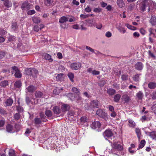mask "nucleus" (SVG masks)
I'll list each match as a JSON object with an SVG mask.
<instances>
[{
	"label": "nucleus",
	"mask_w": 156,
	"mask_h": 156,
	"mask_svg": "<svg viewBox=\"0 0 156 156\" xmlns=\"http://www.w3.org/2000/svg\"><path fill=\"white\" fill-rule=\"evenodd\" d=\"M152 3L154 6L156 5V4L153 2L151 0H144L141 3L140 9L143 12H144L146 8L147 7H148V11H150V8L149 4Z\"/></svg>",
	"instance_id": "obj_1"
},
{
	"label": "nucleus",
	"mask_w": 156,
	"mask_h": 156,
	"mask_svg": "<svg viewBox=\"0 0 156 156\" xmlns=\"http://www.w3.org/2000/svg\"><path fill=\"white\" fill-rule=\"evenodd\" d=\"M12 69L13 71H12L11 73L12 74H13L14 73H15V76L16 77L19 78L21 77L22 75L16 66L12 67Z\"/></svg>",
	"instance_id": "obj_2"
},
{
	"label": "nucleus",
	"mask_w": 156,
	"mask_h": 156,
	"mask_svg": "<svg viewBox=\"0 0 156 156\" xmlns=\"http://www.w3.org/2000/svg\"><path fill=\"white\" fill-rule=\"evenodd\" d=\"M96 114L100 117L106 120L108 119L107 114L101 109H98L97 111Z\"/></svg>",
	"instance_id": "obj_3"
},
{
	"label": "nucleus",
	"mask_w": 156,
	"mask_h": 156,
	"mask_svg": "<svg viewBox=\"0 0 156 156\" xmlns=\"http://www.w3.org/2000/svg\"><path fill=\"white\" fill-rule=\"evenodd\" d=\"M103 135L104 137L106 139L107 137L108 138L113 136L114 134L111 130L108 129L104 132Z\"/></svg>",
	"instance_id": "obj_4"
},
{
	"label": "nucleus",
	"mask_w": 156,
	"mask_h": 156,
	"mask_svg": "<svg viewBox=\"0 0 156 156\" xmlns=\"http://www.w3.org/2000/svg\"><path fill=\"white\" fill-rule=\"evenodd\" d=\"M81 67V64L80 62H75L72 63L70 65V67L73 70H77Z\"/></svg>",
	"instance_id": "obj_5"
},
{
	"label": "nucleus",
	"mask_w": 156,
	"mask_h": 156,
	"mask_svg": "<svg viewBox=\"0 0 156 156\" xmlns=\"http://www.w3.org/2000/svg\"><path fill=\"white\" fill-rule=\"evenodd\" d=\"M56 2V0H44V3L47 6H52L55 4Z\"/></svg>",
	"instance_id": "obj_6"
},
{
	"label": "nucleus",
	"mask_w": 156,
	"mask_h": 156,
	"mask_svg": "<svg viewBox=\"0 0 156 156\" xmlns=\"http://www.w3.org/2000/svg\"><path fill=\"white\" fill-rule=\"evenodd\" d=\"M121 99L124 103L126 104H128L131 100L130 97L126 94L122 95Z\"/></svg>",
	"instance_id": "obj_7"
},
{
	"label": "nucleus",
	"mask_w": 156,
	"mask_h": 156,
	"mask_svg": "<svg viewBox=\"0 0 156 156\" xmlns=\"http://www.w3.org/2000/svg\"><path fill=\"white\" fill-rule=\"evenodd\" d=\"M100 126L101 123L99 122L98 121L92 122V124L91 125V128L94 129L96 128H99Z\"/></svg>",
	"instance_id": "obj_8"
},
{
	"label": "nucleus",
	"mask_w": 156,
	"mask_h": 156,
	"mask_svg": "<svg viewBox=\"0 0 156 156\" xmlns=\"http://www.w3.org/2000/svg\"><path fill=\"white\" fill-rule=\"evenodd\" d=\"M30 3H28L27 2H25L23 3L21 8L24 10L29 9H30Z\"/></svg>",
	"instance_id": "obj_9"
},
{
	"label": "nucleus",
	"mask_w": 156,
	"mask_h": 156,
	"mask_svg": "<svg viewBox=\"0 0 156 156\" xmlns=\"http://www.w3.org/2000/svg\"><path fill=\"white\" fill-rule=\"evenodd\" d=\"M100 103L97 100H94L92 101L90 103V105L93 107H95L97 108H99Z\"/></svg>",
	"instance_id": "obj_10"
},
{
	"label": "nucleus",
	"mask_w": 156,
	"mask_h": 156,
	"mask_svg": "<svg viewBox=\"0 0 156 156\" xmlns=\"http://www.w3.org/2000/svg\"><path fill=\"white\" fill-rule=\"evenodd\" d=\"M52 110L55 114L57 116L59 115L61 112V110L59 108L58 106H55L53 108Z\"/></svg>",
	"instance_id": "obj_11"
},
{
	"label": "nucleus",
	"mask_w": 156,
	"mask_h": 156,
	"mask_svg": "<svg viewBox=\"0 0 156 156\" xmlns=\"http://www.w3.org/2000/svg\"><path fill=\"white\" fill-rule=\"evenodd\" d=\"M143 65L140 62H138L136 63L135 66V68L138 70H141L143 68Z\"/></svg>",
	"instance_id": "obj_12"
},
{
	"label": "nucleus",
	"mask_w": 156,
	"mask_h": 156,
	"mask_svg": "<svg viewBox=\"0 0 156 156\" xmlns=\"http://www.w3.org/2000/svg\"><path fill=\"white\" fill-rule=\"evenodd\" d=\"M43 57L46 60H48L49 62H52L53 60L51 58V56L49 54L45 53L43 55Z\"/></svg>",
	"instance_id": "obj_13"
},
{
	"label": "nucleus",
	"mask_w": 156,
	"mask_h": 156,
	"mask_svg": "<svg viewBox=\"0 0 156 156\" xmlns=\"http://www.w3.org/2000/svg\"><path fill=\"white\" fill-rule=\"evenodd\" d=\"M113 147L119 151L122 150L123 149V147L121 145L115 143L113 144Z\"/></svg>",
	"instance_id": "obj_14"
},
{
	"label": "nucleus",
	"mask_w": 156,
	"mask_h": 156,
	"mask_svg": "<svg viewBox=\"0 0 156 156\" xmlns=\"http://www.w3.org/2000/svg\"><path fill=\"white\" fill-rule=\"evenodd\" d=\"M36 89V88L32 85L29 86L26 88L27 91L30 93H33Z\"/></svg>",
	"instance_id": "obj_15"
},
{
	"label": "nucleus",
	"mask_w": 156,
	"mask_h": 156,
	"mask_svg": "<svg viewBox=\"0 0 156 156\" xmlns=\"http://www.w3.org/2000/svg\"><path fill=\"white\" fill-rule=\"evenodd\" d=\"M6 106H11L13 103V100L11 98L7 99L5 102Z\"/></svg>",
	"instance_id": "obj_16"
},
{
	"label": "nucleus",
	"mask_w": 156,
	"mask_h": 156,
	"mask_svg": "<svg viewBox=\"0 0 156 156\" xmlns=\"http://www.w3.org/2000/svg\"><path fill=\"white\" fill-rule=\"evenodd\" d=\"M68 20V17L63 16L59 19V22L61 23H65L66 21Z\"/></svg>",
	"instance_id": "obj_17"
},
{
	"label": "nucleus",
	"mask_w": 156,
	"mask_h": 156,
	"mask_svg": "<svg viewBox=\"0 0 156 156\" xmlns=\"http://www.w3.org/2000/svg\"><path fill=\"white\" fill-rule=\"evenodd\" d=\"M70 107L69 105L66 104H64L62 105L61 109L62 112H65L69 109Z\"/></svg>",
	"instance_id": "obj_18"
},
{
	"label": "nucleus",
	"mask_w": 156,
	"mask_h": 156,
	"mask_svg": "<svg viewBox=\"0 0 156 156\" xmlns=\"http://www.w3.org/2000/svg\"><path fill=\"white\" fill-rule=\"evenodd\" d=\"M150 23L152 26L156 25V17L155 16H151V17L149 20Z\"/></svg>",
	"instance_id": "obj_19"
},
{
	"label": "nucleus",
	"mask_w": 156,
	"mask_h": 156,
	"mask_svg": "<svg viewBox=\"0 0 156 156\" xmlns=\"http://www.w3.org/2000/svg\"><path fill=\"white\" fill-rule=\"evenodd\" d=\"M148 135L150 136L151 138L153 140H156V132L153 131L151 132H148Z\"/></svg>",
	"instance_id": "obj_20"
},
{
	"label": "nucleus",
	"mask_w": 156,
	"mask_h": 156,
	"mask_svg": "<svg viewBox=\"0 0 156 156\" xmlns=\"http://www.w3.org/2000/svg\"><path fill=\"white\" fill-rule=\"evenodd\" d=\"M148 87L150 89H154L156 87V83L154 82H150L148 84Z\"/></svg>",
	"instance_id": "obj_21"
},
{
	"label": "nucleus",
	"mask_w": 156,
	"mask_h": 156,
	"mask_svg": "<svg viewBox=\"0 0 156 156\" xmlns=\"http://www.w3.org/2000/svg\"><path fill=\"white\" fill-rule=\"evenodd\" d=\"M18 28L17 23L16 22H13L12 23L11 28L13 30L16 31Z\"/></svg>",
	"instance_id": "obj_22"
},
{
	"label": "nucleus",
	"mask_w": 156,
	"mask_h": 156,
	"mask_svg": "<svg viewBox=\"0 0 156 156\" xmlns=\"http://www.w3.org/2000/svg\"><path fill=\"white\" fill-rule=\"evenodd\" d=\"M116 93L115 90L112 88H109L107 90V93L109 95H112Z\"/></svg>",
	"instance_id": "obj_23"
},
{
	"label": "nucleus",
	"mask_w": 156,
	"mask_h": 156,
	"mask_svg": "<svg viewBox=\"0 0 156 156\" xmlns=\"http://www.w3.org/2000/svg\"><path fill=\"white\" fill-rule=\"evenodd\" d=\"M4 4V5L7 8L10 7L12 6V3L8 0L5 1Z\"/></svg>",
	"instance_id": "obj_24"
},
{
	"label": "nucleus",
	"mask_w": 156,
	"mask_h": 156,
	"mask_svg": "<svg viewBox=\"0 0 156 156\" xmlns=\"http://www.w3.org/2000/svg\"><path fill=\"white\" fill-rule=\"evenodd\" d=\"M121 96L120 94H118L115 95L114 97V100L115 102H117L119 101Z\"/></svg>",
	"instance_id": "obj_25"
},
{
	"label": "nucleus",
	"mask_w": 156,
	"mask_h": 156,
	"mask_svg": "<svg viewBox=\"0 0 156 156\" xmlns=\"http://www.w3.org/2000/svg\"><path fill=\"white\" fill-rule=\"evenodd\" d=\"M34 123L36 125H38L41 124L42 121L40 118H36L34 119Z\"/></svg>",
	"instance_id": "obj_26"
},
{
	"label": "nucleus",
	"mask_w": 156,
	"mask_h": 156,
	"mask_svg": "<svg viewBox=\"0 0 156 156\" xmlns=\"http://www.w3.org/2000/svg\"><path fill=\"white\" fill-rule=\"evenodd\" d=\"M136 97L138 99L141 100L143 97V93L141 91H139L136 94Z\"/></svg>",
	"instance_id": "obj_27"
},
{
	"label": "nucleus",
	"mask_w": 156,
	"mask_h": 156,
	"mask_svg": "<svg viewBox=\"0 0 156 156\" xmlns=\"http://www.w3.org/2000/svg\"><path fill=\"white\" fill-rule=\"evenodd\" d=\"M9 84L7 80L2 81L0 83V86L3 87H5Z\"/></svg>",
	"instance_id": "obj_28"
},
{
	"label": "nucleus",
	"mask_w": 156,
	"mask_h": 156,
	"mask_svg": "<svg viewBox=\"0 0 156 156\" xmlns=\"http://www.w3.org/2000/svg\"><path fill=\"white\" fill-rule=\"evenodd\" d=\"M22 86V83L20 81H17L15 82L14 86L16 88H20Z\"/></svg>",
	"instance_id": "obj_29"
},
{
	"label": "nucleus",
	"mask_w": 156,
	"mask_h": 156,
	"mask_svg": "<svg viewBox=\"0 0 156 156\" xmlns=\"http://www.w3.org/2000/svg\"><path fill=\"white\" fill-rule=\"evenodd\" d=\"M40 119L43 122H46L48 121V120L46 119V116L43 113H40Z\"/></svg>",
	"instance_id": "obj_30"
},
{
	"label": "nucleus",
	"mask_w": 156,
	"mask_h": 156,
	"mask_svg": "<svg viewBox=\"0 0 156 156\" xmlns=\"http://www.w3.org/2000/svg\"><path fill=\"white\" fill-rule=\"evenodd\" d=\"M81 123L83 124V123L86 122L87 120V118L86 116H83L80 119Z\"/></svg>",
	"instance_id": "obj_31"
},
{
	"label": "nucleus",
	"mask_w": 156,
	"mask_h": 156,
	"mask_svg": "<svg viewBox=\"0 0 156 156\" xmlns=\"http://www.w3.org/2000/svg\"><path fill=\"white\" fill-rule=\"evenodd\" d=\"M117 3L118 5L120 8L123 7L124 5L123 0H118Z\"/></svg>",
	"instance_id": "obj_32"
},
{
	"label": "nucleus",
	"mask_w": 156,
	"mask_h": 156,
	"mask_svg": "<svg viewBox=\"0 0 156 156\" xmlns=\"http://www.w3.org/2000/svg\"><path fill=\"white\" fill-rule=\"evenodd\" d=\"M43 95V93L39 91L36 92L35 93V96L36 98H41Z\"/></svg>",
	"instance_id": "obj_33"
},
{
	"label": "nucleus",
	"mask_w": 156,
	"mask_h": 156,
	"mask_svg": "<svg viewBox=\"0 0 156 156\" xmlns=\"http://www.w3.org/2000/svg\"><path fill=\"white\" fill-rule=\"evenodd\" d=\"M140 75V74H137L134 75L133 77V80L135 82L138 81H139Z\"/></svg>",
	"instance_id": "obj_34"
},
{
	"label": "nucleus",
	"mask_w": 156,
	"mask_h": 156,
	"mask_svg": "<svg viewBox=\"0 0 156 156\" xmlns=\"http://www.w3.org/2000/svg\"><path fill=\"white\" fill-rule=\"evenodd\" d=\"M33 71L34 70L33 69V68H30L28 69L27 70V73L28 75H29L30 76H34V75L33 74Z\"/></svg>",
	"instance_id": "obj_35"
},
{
	"label": "nucleus",
	"mask_w": 156,
	"mask_h": 156,
	"mask_svg": "<svg viewBox=\"0 0 156 156\" xmlns=\"http://www.w3.org/2000/svg\"><path fill=\"white\" fill-rule=\"evenodd\" d=\"M68 76L70 79V80L73 82H74L73 79L74 77V74L72 73H69L68 74Z\"/></svg>",
	"instance_id": "obj_36"
},
{
	"label": "nucleus",
	"mask_w": 156,
	"mask_h": 156,
	"mask_svg": "<svg viewBox=\"0 0 156 156\" xmlns=\"http://www.w3.org/2000/svg\"><path fill=\"white\" fill-rule=\"evenodd\" d=\"M32 19L33 22L35 23H38L41 22L40 19L37 17H33Z\"/></svg>",
	"instance_id": "obj_37"
},
{
	"label": "nucleus",
	"mask_w": 156,
	"mask_h": 156,
	"mask_svg": "<svg viewBox=\"0 0 156 156\" xmlns=\"http://www.w3.org/2000/svg\"><path fill=\"white\" fill-rule=\"evenodd\" d=\"M56 79L58 81H61L63 79V74H57V75L56 76Z\"/></svg>",
	"instance_id": "obj_38"
},
{
	"label": "nucleus",
	"mask_w": 156,
	"mask_h": 156,
	"mask_svg": "<svg viewBox=\"0 0 156 156\" xmlns=\"http://www.w3.org/2000/svg\"><path fill=\"white\" fill-rule=\"evenodd\" d=\"M12 126L11 125L9 124L6 126V129L7 132H11L12 130Z\"/></svg>",
	"instance_id": "obj_39"
},
{
	"label": "nucleus",
	"mask_w": 156,
	"mask_h": 156,
	"mask_svg": "<svg viewBox=\"0 0 156 156\" xmlns=\"http://www.w3.org/2000/svg\"><path fill=\"white\" fill-rule=\"evenodd\" d=\"M46 115L48 117H51L52 115L51 111L49 110H46L45 112Z\"/></svg>",
	"instance_id": "obj_40"
},
{
	"label": "nucleus",
	"mask_w": 156,
	"mask_h": 156,
	"mask_svg": "<svg viewBox=\"0 0 156 156\" xmlns=\"http://www.w3.org/2000/svg\"><path fill=\"white\" fill-rule=\"evenodd\" d=\"M75 96L74 94L72 93H69L67 95L68 97L72 101H74L75 100Z\"/></svg>",
	"instance_id": "obj_41"
},
{
	"label": "nucleus",
	"mask_w": 156,
	"mask_h": 156,
	"mask_svg": "<svg viewBox=\"0 0 156 156\" xmlns=\"http://www.w3.org/2000/svg\"><path fill=\"white\" fill-rule=\"evenodd\" d=\"M106 83V81L105 80H102L100 81L98 83V85L100 87H103Z\"/></svg>",
	"instance_id": "obj_42"
},
{
	"label": "nucleus",
	"mask_w": 156,
	"mask_h": 156,
	"mask_svg": "<svg viewBox=\"0 0 156 156\" xmlns=\"http://www.w3.org/2000/svg\"><path fill=\"white\" fill-rule=\"evenodd\" d=\"M145 143H146V142L144 140H141L140 143L139 148H142L144 146L145 144Z\"/></svg>",
	"instance_id": "obj_43"
},
{
	"label": "nucleus",
	"mask_w": 156,
	"mask_h": 156,
	"mask_svg": "<svg viewBox=\"0 0 156 156\" xmlns=\"http://www.w3.org/2000/svg\"><path fill=\"white\" fill-rule=\"evenodd\" d=\"M136 132L137 134V137L139 139L140 138L141 133L140 130L139 128H136Z\"/></svg>",
	"instance_id": "obj_44"
},
{
	"label": "nucleus",
	"mask_w": 156,
	"mask_h": 156,
	"mask_svg": "<svg viewBox=\"0 0 156 156\" xmlns=\"http://www.w3.org/2000/svg\"><path fill=\"white\" fill-rule=\"evenodd\" d=\"M148 30L150 32L149 36H150L151 35L153 34L154 37H155V33L153 32V31H154V29L152 28H150Z\"/></svg>",
	"instance_id": "obj_45"
},
{
	"label": "nucleus",
	"mask_w": 156,
	"mask_h": 156,
	"mask_svg": "<svg viewBox=\"0 0 156 156\" xmlns=\"http://www.w3.org/2000/svg\"><path fill=\"white\" fill-rule=\"evenodd\" d=\"M72 91L73 92H74L77 94H80V91L79 90L75 87H73L72 88Z\"/></svg>",
	"instance_id": "obj_46"
},
{
	"label": "nucleus",
	"mask_w": 156,
	"mask_h": 156,
	"mask_svg": "<svg viewBox=\"0 0 156 156\" xmlns=\"http://www.w3.org/2000/svg\"><path fill=\"white\" fill-rule=\"evenodd\" d=\"M81 97L80 96L79 94H77L76 96H75V100L74 101H78L81 100Z\"/></svg>",
	"instance_id": "obj_47"
},
{
	"label": "nucleus",
	"mask_w": 156,
	"mask_h": 156,
	"mask_svg": "<svg viewBox=\"0 0 156 156\" xmlns=\"http://www.w3.org/2000/svg\"><path fill=\"white\" fill-rule=\"evenodd\" d=\"M128 75L126 74H123L122 75L121 78L122 80L125 81L128 79Z\"/></svg>",
	"instance_id": "obj_48"
},
{
	"label": "nucleus",
	"mask_w": 156,
	"mask_h": 156,
	"mask_svg": "<svg viewBox=\"0 0 156 156\" xmlns=\"http://www.w3.org/2000/svg\"><path fill=\"white\" fill-rule=\"evenodd\" d=\"M148 52L149 56H151V57L153 58L154 59H156V56L154 55L153 53L151 52V51L149 50Z\"/></svg>",
	"instance_id": "obj_49"
},
{
	"label": "nucleus",
	"mask_w": 156,
	"mask_h": 156,
	"mask_svg": "<svg viewBox=\"0 0 156 156\" xmlns=\"http://www.w3.org/2000/svg\"><path fill=\"white\" fill-rule=\"evenodd\" d=\"M9 156H16L14 150H10L9 152Z\"/></svg>",
	"instance_id": "obj_50"
},
{
	"label": "nucleus",
	"mask_w": 156,
	"mask_h": 156,
	"mask_svg": "<svg viewBox=\"0 0 156 156\" xmlns=\"http://www.w3.org/2000/svg\"><path fill=\"white\" fill-rule=\"evenodd\" d=\"M126 27L128 28L129 29H131L132 30H135V28L133 27L132 26L128 24H126Z\"/></svg>",
	"instance_id": "obj_51"
},
{
	"label": "nucleus",
	"mask_w": 156,
	"mask_h": 156,
	"mask_svg": "<svg viewBox=\"0 0 156 156\" xmlns=\"http://www.w3.org/2000/svg\"><path fill=\"white\" fill-rule=\"evenodd\" d=\"M5 55V54L4 52L2 51H0V59L3 58Z\"/></svg>",
	"instance_id": "obj_52"
},
{
	"label": "nucleus",
	"mask_w": 156,
	"mask_h": 156,
	"mask_svg": "<svg viewBox=\"0 0 156 156\" xmlns=\"http://www.w3.org/2000/svg\"><path fill=\"white\" fill-rule=\"evenodd\" d=\"M129 122L130 125L129 126L132 127H133L135 126V124L134 122L131 120H129Z\"/></svg>",
	"instance_id": "obj_53"
},
{
	"label": "nucleus",
	"mask_w": 156,
	"mask_h": 156,
	"mask_svg": "<svg viewBox=\"0 0 156 156\" xmlns=\"http://www.w3.org/2000/svg\"><path fill=\"white\" fill-rule=\"evenodd\" d=\"M102 9L98 7L97 8H95L94 9V11L95 12L97 13H99L101 12L102 10Z\"/></svg>",
	"instance_id": "obj_54"
},
{
	"label": "nucleus",
	"mask_w": 156,
	"mask_h": 156,
	"mask_svg": "<svg viewBox=\"0 0 156 156\" xmlns=\"http://www.w3.org/2000/svg\"><path fill=\"white\" fill-rule=\"evenodd\" d=\"M40 28L39 26L38 25L35 26L34 27V30L36 32L40 30Z\"/></svg>",
	"instance_id": "obj_55"
},
{
	"label": "nucleus",
	"mask_w": 156,
	"mask_h": 156,
	"mask_svg": "<svg viewBox=\"0 0 156 156\" xmlns=\"http://www.w3.org/2000/svg\"><path fill=\"white\" fill-rule=\"evenodd\" d=\"M0 113L2 115H5L7 114L6 111L2 108H0Z\"/></svg>",
	"instance_id": "obj_56"
},
{
	"label": "nucleus",
	"mask_w": 156,
	"mask_h": 156,
	"mask_svg": "<svg viewBox=\"0 0 156 156\" xmlns=\"http://www.w3.org/2000/svg\"><path fill=\"white\" fill-rule=\"evenodd\" d=\"M15 38V37L13 36H9L8 38V40L9 41H14Z\"/></svg>",
	"instance_id": "obj_57"
},
{
	"label": "nucleus",
	"mask_w": 156,
	"mask_h": 156,
	"mask_svg": "<svg viewBox=\"0 0 156 156\" xmlns=\"http://www.w3.org/2000/svg\"><path fill=\"white\" fill-rule=\"evenodd\" d=\"M14 117L15 118V119L16 120H18L20 118V115L19 113H16L14 115Z\"/></svg>",
	"instance_id": "obj_58"
},
{
	"label": "nucleus",
	"mask_w": 156,
	"mask_h": 156,
	"mask_svg": "<svg viewBox=\"0 0 156 156\" xmlns=\"http://www.w3.org/2000/svg\"><path fill=\"white\" fill-rule=\"evenodd\" d=\"M67 114L68 115V117H70L71 116H73L74 115V112L73 111H70L68 112Z\"/></svg>",
	"instance_id": "obj_59"
},
{
	"label": "nucleus",
	"mask_w": 156,
	"mask_h": 156,
	"mask_svg": "<svg viewBox=\"0 0 156 156\" xmlns=\"http://www.w3.org/2000/svg\"><path fill=\"white\" fill-rule=\"evenodd\" d=\"M85 11L87 12H89L91 11V8H90V6L88 5L87 6V7L85 8Z\"/></svg>",
	"instance_id": "obj_60"
},
{
	"label": "nucleus",
	"mask_w": 156,
	"mask_h": 156,
	"mask_svg": "<svg viewBox=\"0 0 156 156\" xmlns=\"http://www.w3.org/2000/svg\"><path fill=\"white\" fill-rule=\"evenodd\" d=\"M5 120H0V127H3L5 125Z\"/></svg>",
	"instance_id": "obj_61"
},
{
	"label": "nucleus",
	"mask_w": 156,
	"mask_h": 156,
	"mask_svg": "<svg viewBox=\"0 0 156 156\" xmlns=\"http://www.w3.org/2000/svg\"><path fill=\"white\" fill-rule=\"evenodd\" d=\"M61 27L63 29L67 28L68 27V25H66L65 23H61L60 25Z\"/></svg>",
	"instance_id": "obj_62"
},
{
	"label": "nucleus",
	"mask_w": 156,
	"mask_h": 156,
	"mask_svg": "<svg viewBox=\"0 0 156 156\" xmlns=\"http://www.w3.org/2000/svg\"><path fill=\"white\" fill-rule=\"evenodd\" d=\"M35 13V11L34 10H30L29 11L27 12V14L29 15H32L33 14H34Z\"/></svg>",
	"instance_id": "obj_63"
},
{
	"label": "nucleus",
	"mask_w": 156,
	"mask_h": 156,
	"mask_svg": "<svg viewBox=\"0 0 156 156\" xmlns=\"http://www.w3.org/2000/svg\"><path fill=\"white\" fill-rule=\"evenodd\" d=\"M100 5L101 7L104 8L107 5V4L106 3H105L104 2H101L100 3Z\"/></svg>",
	"instance_id": "obj_64"
}]
</instances>
